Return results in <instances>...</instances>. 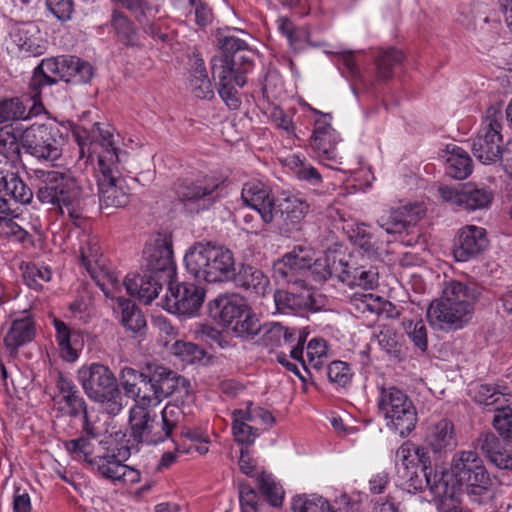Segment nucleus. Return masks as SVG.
Masks as SVG:
<instances>
[{
  "mask_svg": "<svg viewBox=\"0 0 512 512\" xmlns=\"http://www.w3.org/2000/svg\"><path fill=\"white\" fill-rule=\"evenodd\" d=\"M73 136L79 146L78 161L87 165L97 156L98 188L101 208H120L129 202L130 191L121 177V164L126 153L118 151L114 143V129L106 123L96 122L90 130L77 127Z\"/></svg>",
  "mask_w": 512,
  "mask_h": 512,
  "instance_id": "nucleus-1",
  "label": "nucleus"
},
{
  "mask_svg": "<svg viewBox=\"0 0 512 512\" xmlns=\"http://www.w3.org/2000/svg\"><path fill=\"white\" fill-rule=\"evenodd\" d=\"M425 477L434 502L457 501L463 486L470 500L479 504L487 503L496 496L495 482L481 457L472 450L456 452L449 469L435 470L434 473H426Z\"/></svg>",
  "mask_w": 512,
  "mask_h": 512,
  "instance_id": "nucleus-2",
  "label": "nucleus"
},
{
  "mask_svg": "<svg viewBox=\"0 0 512 512\" xmlns=\"http://www.w3.org/2000/svg\"><path fill=\"white\" fill-rule=\"evenodd\" d=\"M276 275L287 279L295 273H311L315 282H322L331 276L350 287L374 289L378 284V271L372 267H349L341 260L336 262L333 253L315 257V251L304 245L294 247L284 254L275 265Z\"/></svg>",
  "mask_w": 512,
  "mask_h": 512,
  "instance_id": "nucleus-3",
  "label": "nucleus"
},
{
  "mask_svg": "<svg viewBox=\"0 0 512 512\" xmlns=\"http://www.w3.org/2000/svg\"><path fill=\"white\" fill-rule=\"evenodd\" d=\"M92 192V184L88 180L75 177L70 171L50 170L42 175L37 198L43 204L54 205L61 214L66 213L74 223L79 224L85 201Z\"/></svg>",
  "mask_w": 512,
  "mask_h": 512,
  "instance_id": "nucleus-4",
  "label": "nucleus"
},
{
  "mask_svg": "<svg viewBox=\"0 0 512 512\" xmlns=\"http://www.w3.org/2000/svg\"><path fill=\"white\" fill-rule=\"evenodd\" d=\"M184 264L194 278L210 283L229 281L236 274L233 253L210 242L191 246L184 255Z\"/></svg>",
  "mask_w": 512,
  "mask_h": 512,
  "instance_id": "nucleus-5",
  "label": "nucleus"
},
{
  "mask_svg": "<svg viewBox=\"0 0 512 512\" xmlns=\"http://www.w3.org/2000/svg\"><path fill=\"white\" fill-rule=\"evenodd\" d=\"M211 316L237 337L251 338L260 330L255 314L238 294H223L209 303Z\"/></svg>",
  "mask_w": 512,
  "mask_h": 512,
  "instance_id": "nucleus-6",
  "label": "nucleus"
},
{
  "mask_svg": "<svg viewBox=\"0 0 512 512\" xmlns=\"http://www.w3.org/2000/svg\"><path fill=\"white\" fill-rule=\"evenodd\" d=\"M274 262L273 276L278 282L290 285V290H278L274 294V303L276 311L283 314L298 312L301 309L320 310L326 306V298L307 282L312 279L315 281L311 273H295L291 277L280 278L276 275L275 265L279 261Z\"/></svg>",
  "mask_w": 512,
  "mask_h": 512,
  "instance_id": "nucleus-7",
  "label": "nucleus"
},
{
  "mask_svg": "<svg viewBox=\"0 0 512 512\" xmlns=\"http://www.w3.org/2000/svg\"><path fill=\"white\" fill-rule=\"evenodd\" d=\"M77 379L85 394L104 404L109 414L116 415L122 410L116 378L107 366L100 363L82 365L77 371Z\"/></svg>",
  "mask_w": 512,
  "mask_h": 512,
  "instance_id": "nucleus-8",
  "label": "nucleus"
},
{
  "mask_svg": "<svg viewBox=\"0 0 512 512\" xmlns=\"http://www.w3.org/2000/svg\"><path fill=\"white\" fill-rule=\"evenodd\" d=\"M64 446L73 459L89 463L103 477L110 479L114 484L128 486L140 481V472L122 464L114 455L92 458L94 446L85 437L66 441Z\"/></svg>",
  "mask_w": 512,
  "mask_h": 512,
  "instance_id": "nucleus-9",
  "label": "nucleus"
},
{
  "mask_svg": "<svg viewBox=\"0 0 512 512\" xmlns=\"http://www.w3.org/2000/svg\"><path fill=\"white\" fill-rule=\"evenodd\" d=\"M225 53L215 56L211 60L213 77L218 80V94L230 109L240 106V99L236 86L242 87L246 83L244 76L236 74L234 59L228 54L230 51L239 52L246 48L243 40L233 36L225 37L222 43Z\"/></svg>",
  "mask_w": 512,
  "mask_h": 512,
  "instance_id": "nucleus-10",
  "label": "nucleus"
},
{
  "mask_svg": "<svg viewBox=\"0 0 512 512\" xmlns=\"http://www.w3.org/2000/svg\"><path fill=\"white\" fill-rule=\"evenodd\" d=\"M378 408L386 426L401 437L408 436L415 429L418 420L416 407L403 390L394 386L381 387Z\"/></svg>",
  "mask_w": 512,
  "mask_h": 512,
  "instance_id": "nucleus-11",
  "label": "nucleus"
},
{
  "mask_svg": "<svg viewBox=\"0 0 512 512\" xmlns=\"http://www.w3.org/2000/svg\"><path fill=\"white\" fill-rule=\"evenodd\" d=\"M68 132L64 125L35 122L22 130L21 144L27 153L39 160L56 161L62 155Z\"/></svg>",
  "mask_w": 512,
  "mask_h": 512,
  "instance_id": "nucleus-12",
  "label": "nucleus"
},
{
  "mask_svg": "<svg viewBox=\"0 0 512 512\" xmlns=\"http://www.w3.org/2000/svg\"><path fill=\"white\" fill-rule=\"evenodd\" d=\"M80 258L83 266L103 291L105 296H115V289L119 288L118 275L107 264L101 252L99 240L96 236L83 233L80 238Z\"/></svg>",
  "mask_w": 512,
  "mask_h": 512,
  "instance_id": "nucleus-13",
  "label": "nucleus"
},
{
  "mask_svg": "<svg viewBox=\"0 0 512 512\" xmlns=\"http://www.w3.org/2000/svg\"><path fill=\"white\" fill-rule=\"evenodd\" d=\"M500 110L489 108L481 129L473 140L474 156L483 164H492L501 158L502 142Z\"/></svg>",
  "mask_w": 512,
  "mask_h": 512,
  "instance_id": "nucleus-14",
  "label": "nucleus"
},
{
  "mask_svg": "<svg viewBox=\"0 0 512 512\" xmlns=\"http://www.w3.org/2000/svg\"><path fill=\"white\" fill-rule=\"evenodd\" d=\"M437 191L444 202L467 211L488 209L494 199L492 189L472 182L458 186L439 185Z\"/></svg>",
  "mask_w": 512,
  "mask_h": 512,
  "instance_id": "nucleus-15",
  "label": "nucleus"
},
{
  "mask_svg": "<svg viewBox=\"0 0 512 512\" xmlns=\"http://www.w3.org/2000/svg\"><path fill=\"white\" fill-rule=\"evenodd\" d=\"M273 423L274 417L268 410L252 404L232 413L233 436L241 444L254 443L261 431Z\"/></svg>",
  "mask_w": 512,
  "mask_h": 512,
  "instance_id": "nucleus-16",
  "label": "nucleus"
},
{
  "mask_svg": "<svg viewBox=\"0 0 512 512\" xmlns=\"http://www.w3.org/2000/svg\"><path fill=\"white\" fill-rule=\"evenodd\" d=\"M205 291L194 283H169L163 308L169 313L192 317L203 304Z\"/></svg>",
  "mask_w": 512,
  "mask_h": 512,
  "instance_id": "nucleus-17",
  "label": "nucleus"
},
{
  "mask_svg": "<svg viewBox=\"0 0 512 512\" xmlns=\"http://www.w3.org/2000/svg\"><path fill=\"white\" fill-rule=\"evenodd\" d=\"M304 107L314 116L311 146L316 151L319 161L321 163L326 161L338 163L336 145L340 138L331 125L332 116L312 108L309 104H304Z\"/></svg>",
  "mask_w": 512,
  "mask_h": 512,
  "instance_id": "nucleus-18",
  "label": "nucleus"
},
{
  "mask_svg": "<svg viewBox=\"0 0 512 512\" xmlns=\"http://www.w3.org/2000/svg\"><path fill=\"white\" fill-rule=\"evenodd\" d=\"M474 310L444 302L438 298L431 302L427 309L430 325L440 330H458L466 326L473 318Z\"/></svg>",
  "mask_w": 512,
  "mask_h": 512,
  "instance_id": "nucleus-19",
  "label": "nucleus"
},
{
  "mask_svg": "<svg viewBox=\"0 0 512 512\" xmlns=\"http://www.w3.org/2000/svg\"><path fill=\"white\" fill-rule=\"evenodd\" d=\"M154 396L146 398L150 404H160L165 398L175 396V401L184 402L190 396L189 381L166 368H157L150 377Z\"/></svg>",
  "mask_w": 512,
  "mask_h": 512,
  "instance_id": "nucleus-20",
  "label": "nucleus"
},
{
  "mask_svg": "<svg viewBox=\"0 0 512 512\" xmlns=\"http://www.w3.org/2000/svg\"><path fill=\"white\" fill-rule=\"evenodd\" d=\"M57 387L59 390V394L56 397L58 403H65L67 413L71 415L82 413L81 418L84 432L91 437H97L101 433V428L96 425V415L86 410L85 403L74 383L61 376L57 381Z\"/></svg>",
  "mask_w": 512,
  "mask_h": 512,
  "instance_id": "nucleus-21",
  "label": "nucleus"
},
{
  "mask_svg": "<svg viewBox=\"0 0 512 512\" xmlns=\"http://www.w3.org/2000/svg\"><path fill=\"white\" fill-rule=\"evenodd\" d=\"M241 199L245 206L254 209L265 224H270L276 216L275 200L270 187L259 179L244 183Z\"/></svg>",
  "mask_w": 512,
  "mask_h": 512,
  "instance_id": "nucleus-22",
  "label": "nucleus"
},
{
  "mask_svg": "<svg viewBox=\"0 0 512 512\" xmlns=\"http://www.w3.org/2000/svg\"><path fill=\"white\" fill-rule=\"evenodd\" d=\"M12 51L23 56H40L47 50L48 42L37 24L18 23L10 31Z\"/></svg>",
  "mask_w": 512,
  "mask_h": 512,
  "instance_id": "nucleus-23",
  "label": "nucleus"
},
{
  "mask_svg": "<svg viewBox=\"0 0 512 512\" xmlns=\"http://www.w3.org/2000/svg\"><path fill=\"white\" fill-rule=\"evenodd\" d=\"M155 418L150 410L141 406L130 408L129 424L134 440L146 444H157L166 440V434L161 433L160 423Z\"/></svg>",
  "mask_w": 512,
  "mask_h": 512,
  "instance_id": "nucleus-24",
  "label": "nucleus"
},
{
  "mask_svg": "<svg viewBox=\"0 0 512 512\" xmlns=\"http://www.w3.org/2000/svg\"><path fill=\"white\" fill-rule=\"evenodd\" d=\"M150 272L160 277L171 278L174 274L172 241L168 236H159L144 250Z\"/></svg>",
  "mask_w": 512,
  "mask_h": 512,
  "instance_id": "nucleus-25",
  "label": "nucleus"
},
{
  "mask_svg": "<svg viewBox=\"0 0 512 512\" xmlns=\"http://www.w3.org/2000/svg\"><path fill=\"white\" fill-rule=\"evenodd\" d=\"M67 56L43 59L35 68L29 82L31 92L40 100L44 90L59 80L65 81L69 74H65Z\"/></svg>",
  "mask_w": 512,
  "mask_h": 512,
  "instance_id": "nucleus-26",
  "label": "nucleus"
},
{
  "mask_svg": "<svg viewBox=\"0 0 512 512\" xmlns=\"http://www.w3.org/2000/svg\"><path fill=\"white\" fill-rule=\"evenodd\" d=\"M425 211L426 207L421 202L408 203L382 215L378 219V225L387 234H400L420 220Z\"/></svg>",
  "mask_w": 512,
  "mask_h": 512,
  "instance_id": "nucleus-27",
  "label": "nucleus"
},
{
  "mask_svg": "<svg viewBox=\"0 0 512 512\" xmlns=\"http://www.w3.org/2000/svg\"><path fill=\"white\" fill-rule=\"evenodd\" d=\"M487 246L486 230L479 226L467 225L459 230L453 255L456 261L466 262L483 252Z\"/></svg>",
  "mask_w": 512,
  "mask_h": 512,
  "instance_id": "nucleus-28",
  "label": "nucleus"
},
{
  "mask_svg": "<svg viewBox=\"0 0 512 512\" xmlns=\"http://www.w3.org/2000/svg\"><path fill=\"white\" fill-rule=\"evenodd\" d=\"M304 339L299 335L297 344L291 346L290 358L299 362L306 371L319 370L328 359L327 343L322 338H312L304 351Z\"/></svg>",
  "mask_w": 512,
  "mask_h": 512,
  "instance_id": "nucleus-29",
  "label": "nucleus"
},
{
  "mask_svg": "<svg viewBox=\"0 0 512 512\" xmlns=\"http://www.w3.org/2000/svg\"><path fill=\"white\" fill-rule=\"evenodd\" d=\"M347 234L351 242L362 249L369 258H381L388 253L389 240L382 239V233L376 234L364 223H355L348 226Z\"/></svg>",
  "mask_w": 512,
  "mask_h": 512,
  "instance_id": "nucleus-30",
  "label": "nucleus"
},
{
  "mask_svg": "<svg viewBox=\"0 0 512 512\" xmlns=\"http://www.w3.org/2000/svg\"><path fill=\"white\" fill-rule=\"evenodd\" d=\"M44 110L34 92L30 96L11 98L0 102V124L7 121L26 120Z\"/></svg>",
  "mask_w": 512,
  "mask_h": 512,
  "instance_id": "nucleus-31",
  "label": "nucleus"
},
{
  "mask_svg": "<svg viewBox=\"0 0 512 512\" xmlns=\"http://www.w3.org/2000/svg\"><path fill=\"white\" fill-rule=\"evenodd\" d=\"M55 339L61 358L66 362H75L84 347V337L80 330L71 329L68 325L57 319H53Z\"/></svg>",
  "mask_w": 512,
  "mask_h": 512,
  "instance_id": "nucleus-32",
  "label": "nucleus"
},
{
  "mask_svg": "<svg viewBox=\"0 0 512 512\" xmlns=\"http://www.w3.org/2000/svg\"><path fill=\"white\" fill-rule=\"evenodd\" d=\"M425 441L436 454L447 453L457 446V432L448 419H440L429 425Z\"/></svg>",
  "mask_w": 512,
  "mask_h": 512,
  "instance_id": "nucleus-33",
  "label": "nucleus"
},
{
  "mask_svg": "<svg viewBox=\"0 0 512 512\" xmlns=\"http://www.w3.org/2000/svg\"><path fill=\"white\" fill-rule=\"evenodd\" d=\"M35 335L34 320L24 313L11 320L4 336V345L11 353H16L20 347L30 343Z\"/></svg>",
  "mask_w": 512,
  "mask_h": 512,
  "instance_id": "nucleus-34",
  "label": "nucleus"
},
{
  "mask_svg": "<svg viewBox=\"0 0 512 512\" xmlns=\"http://www.w3.org/2000/svg\"><path fill=\"white\" fill-rule=\"evenodd\" d=\"M217 188L218 183L214 179L205 177L196 182L180 185L176 192L181 201L205 209L213 201V194Z\"/></svg>",
  "mask_w": 512,
  "mask_h": 512,
  "instance_id": "nucleus-35",
  "label": "nucleus"
},
{
  "mask_svg": "<svg viewBox=\"0 0 512 512\" xmlns=\"http://www.w3.org/2000/svg\"><path fill=\"white\" fill-rule=\"evenodd\" d=\"M162 277L149 271V273L140 276L138 274H128L123 282L128 294L138 298L141 302L149 304L154 300L161 290L159 280Z\"/></svg>",
  "mask_w": 512,
  "mask_h": 512,
  "instance_id": "nucleus-36",
  "label": "nucleus"
},
{
  "mask_svg": "<svg viewBox=\"0 0 512 512\" xmlns=\"http://www.w3.org/2000/svg\"><path fill=\"white\" fill-rule=\"evenodd\" d=\"M446 173L458 180L466 179L472 173V159L456 144H448L440 153Z\"/></svg>",
  "mask_w": 512,
  "mask_h": 512,
  "instance_id": "nucleus-37",
  "label": "nucleus"
},
{
  "mask_svg": "<svg viewBox=\"0 0 512 512\" xmlns=\"http://www.w3.org/2000/svg\"><path fill=\"white\" fill-rule=\"evenodd\" d=\"M121 290L122 286L119 283V288L114 291L115 296L112 295L106 297L115 301L112 308L115 313H120V321L122 325L133 333H139L146 326L145 318L132 301L125 299L120 295Z\"/></svg>",
  "mask_w": 512,
  "mask_h": 512,
  "instance_id": "nucleus-38",
  "label": "nucleus"
},
{
  "mask_svg": "<svg viewBox=\"0 0 512 512\" xmlns=\"http://www.w3.org/2000/svg\"><path fill=\"white\" fill-rule=\"evenodd\" d=\"M478 295L474 284L459 280H448L443 285L440 298L444 299V302H451L475 310Z\"/></svg>",
  "mask_w": 512,
  "mask_h": 512,
  "instance_id": "nucleus-39",
  "label": "nucleus"
},
{
  "mask_svg": "<svg viewBox=\"0 0 512 512\" xmlns=\"http://www.w3.org/2000/svg\"><path fill=\"white\" fill-rule=\"evenodd\" d=\"M276 214L280 213L286 224H299L309 210L306 200L299 194L283 193L278 203H275Z\"/></svg>",
  "mask_w": 512,
  "mask_h": 512,
  "instance_id": "nucleus-40",
  "label": "nucleus"
},
{
  "mask_svg": "<svg viewBox=\"0 0 512 512\" xmlns=\"http://www.w3.org/2000/svg\"><path fill=\"white\" fill-rule=\"evenodd\" d=\"M479 446L489 461L499 469L512 470V451L504 448L492 433L479 438Z\"/></svg>",
  "mask_w": 512,
  "mask_h": 512,
  "instance_id": "nucleus-41",
  "label": "nucleus"
},
{
  "mask_svg": "<svg viewBox=\"0 0 512 512\" xmlns=\"http://www.w3.org/2000/svg\"><path fill=\"white\" fill-rule=\"evenodd\" d=\"M351 305L361 314H384L387 317L392 316L395 310L391 302L372 293H355L351 297Z\"/></svg>",
  "mask_w": 512,
  "mask_h": 512,
  "instance_id": "nucleus-42",
  "label": "nucleus"
},
{
  "mask_svg": "<svg viewBox=\"0 0 512 512\" xmlns=\"http://www.w3.org/2000/svg\"><path fill=\"white\" fill-rule=\"evenodd\" d=\"M9 167L0 168V184L15 201L26 204L32 199L31 190Z\"/></svg>",
  "mask_w": 512,
  "mask_h": 512,
  "instance_id": "nucleus-43",
  "label": "nucleus"
},
{
  "mask_svg": "<svg viewBox=\"0 0 512 512\" xmlns=\"http://www.w3.org/2000/svg\"><path fill=\"white\" fill-rule=\"evenodd\" d=\"M475 400L485 406L503 407L512 400V394L506 387L490 384L477 385L474 392Z\"/></svg>",
  "mask_w": 512,
  "mask_h": 512,
  "instance_id": "nucleus-44",
  "label": "nucleus"
},
{
  "mask_svg": "<svg viewBox=\"0 0 512 512\" xmlns=\"http://www.w3.org/2000/svg\"><path fill=\"white\" fill-rule=\"evenodd\" d=\"M22 126L7 125L0 128V155L6 158L4 167H11L8 159L17 158L20 154Z\"/></svg>",
  "mask_w": 512,
  "mask_h": 512,
  "instance_id": "nucleus-45",
  "label": "nucleus"
},
{
  "mask_svg": "<svg viewBox=\"0 0 512 512\" xmlns=\"http://www.w3.org/2000/svg\"><path fill=\"white\" fill-rule=\"evenodd\" d=\"M294 334L279 323L271 322L263 326L262 342L269 348L287 345L289 351L293 345Z\"/></svg>",
  "mask_w": 512,
  "mask_h": 512,
  "instance_id": "nucleus-46",
  "label": "nucleus"
},
{
  "mask_svg": "<svg viewBox=\"0 0 512 512\" xmlns=\"http://www.w3.org/2000/svg\"><path fill=\"white\" fill-rule=\"evenodd\" d=\"M238 282L247 290H251L258 295H265L270 289L268 277L261 270L251 266L241 269Z\"/></svg>",
  "mask_w": 512,
  "mask_h": 512,
  "instance_id": "nucleus-47",
  "label": "nucleus"
},
{
  "mask_svg": "<svg viewBox=\"0 0 512 512\" xmlns=\"http://www.w3.org/2000/svg\"><path fill=\"white\" fill-rule=\"evenodd\" d=\"M293 512H334L328 500L319 494H299L292 498Z\"/></svg>",
  "mask_w": 512,
  "mask_h": 512,
  "instance_id": "nucleus-48",
  "label": "nucleus"
},
{
  "mask_svg": "<svg viewBox=\"0 0 512 512\" xmlns=\"http://www.w3.org/2000/svg\"><path fill=\"white\" fill-rule=\"evenodd\" d=\"M189 86L192 93L197 98L211 99L213 97L214 92L212 85L202 60L197 63L196 68L192 72L189 80Z\"/></svg>",
  "mask_w": 512,
  "mask_h": 512,
  "instance_id": "nucleus-49",
  "label": "nucleus"
},
{
  "mask_svg": "<svg viewBox=\"0 0 512 512\" xmlns=\"http://www.w3.org/2000/svg\"><path fill=\"white\" fill-rule=\"evenodd\" d=\"M65 71V74H69L65 81L73 83H87L94 74L93 67L89 62L75 56H67Z\"/></svg>",
  "mask_w": 512,
  "mask_h": 512,
  "instance_id": "nucleus-50",
  "label": "nucleus"
},
{
  "mask_svg": "<svg viewBox=\"0 0 512 512\" xmlns=\"http://www.w3.org/2000/svg\"><path fill=\"white\" fill-rule=\"evenodd\" d=\"M65 71V74H69L65 81L73 83H87L94 74L93 67L89 62L75 56H67Z\"/></svg>",
  "mask_w": 512,
  "mask_h": 512,
  "instance_id": "nucleus-51",
  "label": "nucleus"
},
{
  "mask_svg": "<svg viewBox=\"0 0 512 512\" xmlns=\"http://www.w3.org/2000/svg\"><path fill=\"white\" fill-rule=\"evenodd\" d=\"M257 482L261 492L267 497L272 506L282 505L284 490L272 474L262 472L257 476Z\"/></svg>",
  "mask_w": 512,
  "mask_h": 512,
  "instance_id": "nucleus-52",
  "label": "nucleus"
},
{
  "mask_svg": "<svg viewBox=\"0 0 512 512\" xmlns=\"http://www.w3.org/2000/svg\"><path fill=\"white\" fill-rule=\"evenodd\" d=\"M52 276V270L46 265L29 263L23 267V280L28 287L34 290L42 289V283L51 281Z\"/></svg>",
  "mask_w": 512,
  "mask_h": 512,
  "instance_id": "nucleus-53",
  "label": "nucleus"
},
{
  "mask_svg": "<svg viewBox=\"0 0 512 512\" xmlns=\"http://www.w3.org/2000/svg\"><path fill=\"white\" fill-rule=\"evenodd\" d=\"M396 459L405 469H409L416 465V461L425 466L428 457L424 448L406 442L398 448Z\"/></svg>",
  "mask_w": 512,
  "mask_h": 512,
  "instance_id": "nucleus-54",
  "label": "nucleus"
},
{
  "mask_svg": "<svg viewBox=\"0 0 512 512\" xmlns=\"http://www.w3.org/2000/svg\"><path fill=\"white\" fill-rule=\"evenodd\" d=\"M286 164L299 179L308 181L314 185L321 182L319 172L312 165L306 163L304 157L293 154L287 157Z\"/></svg>",
  "mask_w": 512,
  "mask_h": 512,
  "instance_id": "nucleus-55",
  "label": "nucleus"
},
{
  "mask_svg": "<svg viewBox=\"0 0 512 512\" xmlns=\"http://www.w3.org/2000/svg\"><path fill=\"white\" fill-rule=\"evenodd\" d=\"M170 351L174 356L187 364H193L195 362L201 361L205 356L203 349L192 342L183 340L175 341L171 345Z\"/></svg>",
  "mask_w": 512,
  "mask_h": 512,
  "instance_id": "nucleus-56",
  "label": "nucleus"
},
{
  "mask_svg": "<svg viewBox=\"0 0 512 512\" xmlns=\"http://www.w3.org/2000/svg\"><path fill=\"white\" fill-rule=\"evenodd\" d=\"M403 60L401 51L391 48L383 51L377 59L376 73L380 80H387L392 76V68Z\"/></svg>",
  "mask_w": 512,
  "mask_h": 512,
  "instance_id": "nucleus-57",
  "label": "nucleus"
},
{
  "mask_svg": "<svg viewBox=\"0 0 512 512\" xmlns=\"http://www.w3.org/2000/svg\"><path fill=\"white\" fill-rule=\"evenodd\" d=\"M142 372L130 367H124L120 372V385L128 397L133 398L135 393H139V388L147 380Z\"/></svg>",
  "mask_w": 512,
  "mask_h": 512,
  "instance_id": "nucleus-58",
  "label": "nucleus"
},
{
  "mask_svg": "<svg viewBox=\"0 0 512 512\" xmlns=\"http://www.w3.org/2000/svg\"><path fill=\"white\" fill-rule=\"evenodd\" d=\"M493 426L505 440L512 442V409L509 406L494 409Z\"/></svg>",
  "mask_w": 512,
  "mask_h": 512,
  "instance_id": "nucleus-59",
  "label": "nucleus"
},
{
  "mask_svg": "<svg viewBox=\"0 0 512 512\" xmlns=\"http://www.w3.org/2000/svg\"><path fill=\"white\" fill-rule=\"evenodd\" d=\"M161 418L160 430L166 434L167 439L183 418V411L179 405L168 403L161 412Z\"/></svg>",
  "mask_w": 512,
  "mask_h": 512,
  "instance_id": "nucleus-60",
  "label": "nucleus"
},
{
  "mask_svg": "<svg viewBox=\"0 0 512 512\" xmlns=\"http://www.w3.org/2000/svg\"><path fill=\"white\" fill-rule=\"evenodd\" d=\"M405 329L413 343L421 350L427 348V329L422 320H409L405 322Z\"/></svg>",
  "mask_w": 512,
  "mask_h": 512,
  "instance_id": "nucleus-61",
  "label": "nucleus"
},
{
  "mask_svg": "<svg viewBox=\"0 0 512 512\" xmlns=\"http://www.w3.org/2000/svg\"><path fill=\"white\" fill-rule=\"evenodd\" d=\"M15 216L10 206L7 213H0V236H15L18 239L24 237L25 231L13 220Z\"/></svg>",
  "mask_w": 512,
  "mask_h": 512,
  "instance_id": "nucleus-62",
  "label": "nucleus"
},
{
  "mask_svg": "<svg viewBox=\"0 0 512 512\" xmlns=\"http://www.w3.org/2000/svg\"><path fill=\"white\" fill-rule=\"evenodd\" d=\"M328 378L341 386L346 385L352 376L351 369L347 363L342 361H333L328 366Z\"/></svg>",
  "mask_w": 512,
  "mask_h": 512,
  "instance_id": "nucleus-63",
  "label": "nucleus"
},
{
  "mask_svg": "<svg viewBox=\"0 0 512 512\" xmlns=\"http://www.w3.org/2000/svg\"><path fill=\"white\" fill-rule=\"evenodd\" d=\"M50 12L60 21H67L74 11L73 0H46Z\"/></svg>",
  "mask_w": 512,
  "mask_h": 512,
  "instance_id": "nucleus-64",
  "label": "nucleus"
}]
</instances>
